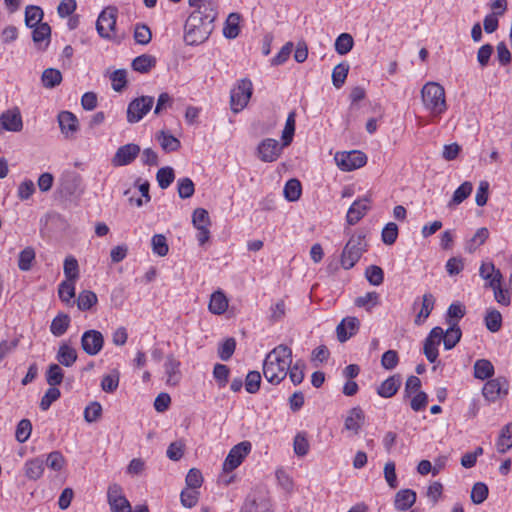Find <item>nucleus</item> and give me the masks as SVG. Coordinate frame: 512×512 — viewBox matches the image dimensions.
I'll return each instance as SVG.
<instances>
[{
  "label": "nucleus",
  "mask_w": 512,
  "mask_h": 512,
  "mask_svg": "<svg viewBox=\"0 0 512 512\" xmlns=\"http://www.w3.org/2000/svg\"><path fill=\"white\" fill-rule=\"evenodd\" d=\"M295 117L296 113L294 111L288 114L285 127L282 132L283 146H288L293 140V136L295 133Z\"/></svg>",
  "instance_id": "nucleus-46"
},
{
  "label": "nucleus",
  "mask_w": 512,
  "mask_h": 512,
  "mask_svg": "<svg viewBox=\"0 0 512 512\" xmlns=\"http://www.w3.org/2000/svg\"><path fill=\"white\" fill-rule=\"evenodd\" d=\"M43 10L39 6L29 5L25 9V24L29 28L41 24Z\"/></svg>",
  "instance_id": "nucleus-36"
},
{
  "label": "nucleus",
  "mask_w": 512,
  "mask_h": 512,
  "mask_svg": "<svg viewBox=\"0 0 512 512\" xmlns=\"http://www.w3.org/2000/svg\"><path fill=\"white\" fill-rule=\"evenodd\" d=\"M112 88L116 92H120L127 84V72L124 69H118L110 75Z\"/></svg>",
  "instance_id": "nucleus-63"
},
{
  "label": "nucleus",
  "mask_w": 512,
  "mask_h": 512,
  "mask_svg": "<svg viewBox=\"0 0 512 512\" xmlns=\"http://www.w3.org/2000/svg\"><path fill=\"white\" fill-rule=\"evenodd\" d=\"M63 370L58 364H51L46 373V381L50 386L60 385L63 381Z\"/></svg>",
  "instance_id": "nucleus-57"
},
{
  "label": "nucleus",
  "mask_w": 512,
  "mask_h": 512,
  "mask_svg": "<svg viewBox=\"0 0 512 512\" xmlns=\"http://www.w3.org/2000/svg\"><path fill=\"white\" fill-rule=\"evenodd\" d=\"M24 474L29 480L36 481L43 475L44 472V460L40 457H36L27 460L23 467Z\"/></svg>",
  "instance_id": "nucleus-25"
},
{
  "label": "nucleus",
  "mask_w": 512,
  "mask_h": 512,
  "mask_svg": "<svg viewBox=\"0 0 512 512\" xmlns=\"http://www.w3.org/2000/svg\"><path fill=\"white\" fill-rule=\"evenodd\" d=\"M157 140L165 152H173L180 148V141L173 135L164 131H161L157 135Z\"/></svg>",
  "instance_id": "nucleus-39"
},
{
  "label": "nucleus",
  "mask_w": 512,
  "mask_h": 512,
  "mask_svg": "<svg viewBox=\"0 0 512 512\" xmlns=\"http://www.w3.org/2000/svg\"><path fill=\"white\" fill-rule=\"evenodd\" d=\"M494 374V366L487 359H479L474 363V377L480 380H485L492 377Z\"/></svg>",
  "instance_id": "nucleus-32"
},
{
  "label": "nucleus",
  "mask_w": 512,
  "mask_h": 512,
  "mask_svg": "<svg viewBox=\"0 0 512 512\" xmlns=\"http://www.w3.org/2000/svg\"><path fill=\"white\" fill-rule=\"evenodd\" d=\"M380 303V296L377 292H367L363 296H359L355 299V305L357 307H363L367 311H371L374 307Z\"/></svg>",
  "instance_id": "nucleus-37"
},
{
  "label": "nucleus",
  "mask_w": 512,
  "mask_h": 512,
  "mask_svg": "<svg viewBox=\"0 0 512 512\" xmlns=\"http://www.w3.org/2000/svg\"><path fill=\"white\" fill-rule=\"evenodd\" d=\"M140 151V146L134 143L120 146L114 154L111 163L114 167L129 165L137 158Z\"/></svg>",
  "instance_id": "nucleus-15"
},
{
  "label": "nucleus",
  "mask_w": 512,
  "mask_h": 512,
  "mask_svg": "<svg viewBox=\"0 0 512 512\" xmlns=\"http://www.w3.org/2000/svg\"><path fill=\"white\" fill-rule=\"evenodd\" d=\"M462 332L457 322H450V327L444 332L442 341L446 350H451L460 341Z\"/></svg>",
  "instance_id": "nucleus-27"
},
{
  "label": "nucleus",
  "mask_w": 512,
  "mask_h": 512,
  "mask_svg": "<svg viewBox=\"0 0 512 512\" xmlns=\"http://www.w3.org/2000/svg\"><path fill=\"white\" fill-rule=\"evenodd\" d=\"M181 362L178 358H176L173 354H168L165 357L163 370L165 376V383L167 386L175 387L177 386L181 379Z\"/></svg>",
  "instance_id": "nucleus-10"
},
{
  "label": "nucleus",
  "mask_w": 512,
  "mask_h": 512,
  "mask_svg": "<svg viewBox=\"0 0 512 512\" xmlns=\"http://www.w3.org/2000/svg\"><path fill=\"white\" fill-rule=\"evenodd\" d=\"M156 65V58L152 55L142 54L132 61L134 71L147 73Z\"/></svg>",
  "instance_id": "nucleus-31"
},
{
  "label": "nucleus",
  "mask_w": 512,
  "mask_h": 512,
  "mask_svg": "<svg viewBox=\"0 0 512 512\" xmlns=\"http://www.w3.org/2000/svg\"><path fill=\"white\" fill-rule=\"evenodd\" d=\"M473 185L469 181L462 183L453 193L452 199L448 203V207L461 204L472 193Z\"/></svg>",
  "instance_id": "nucleus-33"
},
{
  "label": "nucleus",
  "mask_w": 512,
  "mask_h": 512,
  "mask_svg": "<svg viewBox=\"0 0 512 512\" xmlns=\"http://www.w3.org/2000/svg\"><path fill=\"white\" fill-rule=\"evenodd\" d=\"M50 35L51 28L47 23H41L33 27L32 38L33 41L38 45H41V43L47 41L45 44L46 47L49 43Z\"/></svg>",
  "instance_id": "nucleus-41"
},
{
  "label": "nucleus",
  "mask_w": 512,
  "mask_h": 512,
  "mask_svg": "<svg viewBox=\"0 0 512 512\" xmlns=\"http://www.w3.org/2000/svg\"><path fill=\"white\" fill-rule=\"evenodd\" d=\"M422 102L433 116H439L447 110L444 88L436 82L426 83L421 90Z\"/></svg>",
  "instance_id": "nucleus-2"
},
{
  "label": "nucleus",
  "mask_w": 512,
  "mask_h": 512,
  "mask_svg": "<svg viewBox=\"0 0 512 512\" xmlns=\"http://www.w3.org/2000/svg\"><path fill=\"white\" fill-rule=\"evenodd\" d=\"M228 308V299L222 290H217L210 296L208 309L212 314L222 315Z\"/></svg>",
  "instance_id": "nucleus-24"
},
{
  "label": "nucleus",
  "mask_w": 512,
  "mask_h": 512,
  "mask_svg": "<svg viewBox=\"0 0 512 512\" xmlns=\"http://www.w3.org/2000/svg\"><path fill=\"white\" fill-rule=\"evenodd\" d=\"M56 359L63 366L71 367L77 360V352L73 347L64 343L60 345Z\"/></svg>",
  "instance_id": "nucleus-29"
},
{
  "label": "nucleus",
  "mask_w": 512,
  "mask_h": 512,
  "mask_svg": "<svg viewBox=\"0 0 512 512\" xmlns=\"http://www.w3.org/2000/svg\"><path fill=\"white\" fill-rule=\"evenodd\" d=\"M241 512H271V504L265 499L260 501L247 499Z\"/></svg>",
  "instance_id": "nucleus-44"
},
{
  "label": "nucleus",
  "mask_w": 512,
  "mask_h": 512,
  "mask_svg": "<svg viewBox=\"0 0 512 512\" xmlns=\"http://www.w3.org/2000/svg\"><path fill=\"white\" fill-rule=\"evenodd\" d=\"M365 276L371 285L379 286L383 283L384 272L381 267L370 265L366 268Z\"/></svg>",
  "instance_id": "nucleus-56"
},
{
  "label": "nucleus",
  "mask_w": 512,
  "mask_h": 512,
  "mask_svg": "<svg viewBox=\"0 0 512 512\" xmlns=\"http://www.w3.org/2000/svg\"><path fill=\"white\" fill-rule=\"evenodd\" d=\"M349 71V65L342 62L336 65L332 71V82L336 88L342 87L345 83Z\"/></svg>",
  "instance_id": "nucleus-48"
},
{
  "label": "nucleus",
  "mask_w": 512,
  "mask_h": 512,
  "mask_svg": "<svg viewBox=\"0 0 512 512\" xmlns=\"http://www.w3.org/2000/svg\"><path fill=\"white\" fill-rule=\"evenodd\" d=\"M134 39L140 45H147L152 39L150 28L142 23H137L134 29Z\"/></svg>",
  "instance_id": "nucleus-52"
},
{
  "label": "nucleus",
  "mask_w": 512,
  "mask_h": 512,
  "mask_svg": "<svg viewBox=\"0 0 512 512\" xmlns=\"http://www.w3.org/2000/svg\"><path fill=\"white\" fill-rule=\"evenodd\" d=\"M198 16L200 22H204L208 25H213L214 20L217 16L216 4L213 0H209L205 4L196 8L189 16Z\"/></svg>",
  "instance_id": "nucleus-22"
},
{
  "label": "nucleus",
  "mask_w": 512,
  "mask_h": 512,
  "mask_svg": "<svg viewBox=\"0 0 512 512\" xmlns=\"http://www.w3.org/2000/svg\"><path fill=\"white\" fill-rule=\"evenodd\" d=\"M60 396V390L56 386H50L41 398L40 409L43 411L48 410L52 403L58 400Z\"/></svg>",
  "instance_id": "nucleus-55"
},
{
  "label": "nucleus",
  "mask_w": 512,
  "mask_h": 512,
  "mask_svg": "<svg viewBox=\"0 0 512 512\" xmlns=\"http://www.w3.org/2000/svg\"><path fill=\"white\" fill-rule=\"evenodd\" d=\"M484 398L489 402H495L508 394V383L504 378L488 380L482 389Z\"/></svg>",
  "instance_id": "nucleus-12"
},
{
  "label": "nucleus",
  "mask_w": 512,
  "mask_h": 512,
  "mask_svg": "<svg viewBox=\"0 0 512 512\" xmlns=\"http://www.w3.org/2000/svg\"><path fill=\"white\" fill-rule=\"evenodd\" d=\"M154 98L152 96H140L133 99L127 108V121L137 123L152 109Z\"/></svg>",
  "instance_id": "nucleus-7"
},
{
  "label": "nucleus",
  "mask_w": 512,
  "mask_h": 512,
  "mask_svg": "<svg viewBox=\"0 0 512 512\" xmlns=\"http://www.w3.org/2000/svg\"><path fill=\"white\" fill-rule=\"evenodd\" d=\"M398 237V226L394 222L387 223L381 233V239L384 244L392 245Z\"/></svg>",
  "instance_id": "nucleus-60"
},
{
  "label": "nucleus",
  "mask_w": 512,
  "mask_h": 512,
  "mask_svg": "<svg viewBox=\"0 0 512 512\" xmlns=\"http://www.w3.org/2000/svg\"><path fill=\"white\" fill-rule=\"evenodd\" d=\"M365 421V415L360 407L350 409L344 421V429L357 435Z\"/></svg>",
  "instance_id": "nucleus-18"
},
{
  "label": "nucleus",
  "mask_w": 512,
  "mask_h": 512,
  "mask_svg": "<svg viewBox=\"0 0 512 512\" xmlns=\"http://www.w3.org/2000/svg\"><path fill=\"white\" fill-rule=\"evenodd\" d=\"M253 85L249 79H242L237 86L231 90V108L234 112L243 110L248 104L252 95Z\"/></svg>",
  "instance_id": "nucleus-6"
},
{
  "label": "nucleus",
  "mask_w": 512,
  "mask_h": 512,
  "mask_svg": "<svg viewBox=\"0 0 512 512\" xmlns=\"http://www.w3.org/2000/svg\"><path fill=\"white\" fill-rule=\"evenodd\" d=\"M369 209L370 199L368 197L355 200L347 211V223L349 225H355L366 215Z\"/></svg>",
  "instance_id": "nucleus-16"
},
{
  "label": "nucleus",
  "mask_w": 512,
  "mask_h": 512,
  "mask_svg": "<svg viewBox=\"0 0 512 512\" xmlns=\"http://www.w3.org/2000/svg\"><path fill=\"white\" fill-rule=\"evenodd\" d=\"M64 275L68 281H77L79 278V265L74 256H67L63 265Z\"/></svg>",
  "instance_id": "nucleus-38"
},
{
  "label": "nucleus",
  "mask_w": 512,
  "mask_h": 512,
  "mask_svg": "<svg viewBox=\"0 0 512 512\" xmlns=\"http://www.w3.org/2000/svg\"><path fill=\"white\" fill-rule=\"evenodd\" d=\"M291 364V348L280 344L266 355L263 362V375L269 383L278 385L288 375Z\"/></svg>",
  "instance_id": "nucleus-1"
},
{
  "label": "nucleus",
  "mask_w": 512,
  "mask_h": 512,
  "mask_svg": "<svg viewBox=\"0 0 512 512\" xmlns=\"http://www.w3.org/2000/svg\"><path fill=\"white\" fill-rule=\"evenodd\" d=\"M151 245H152V251L154 254H156L160 257H164L168 254L169 247L167 244V239L164 235L155 234L152 237Z\"/></svg>",
  "instance_id": "nucleus-53"
},
{
  "label": "nucleus",
  "mask_w": 512,
  "mask_h": 512,
  "mask_svg": "<svg viewBox=\"0 0 512 512\" xmlns=\"http://www.w3.org/2000/svg\"><path fill=\"white\" fill-rule=\"evenodd\" d=\"M479 275L486 281L485 286L492 288L503 280V275L492 262H483L479 268Z\"/></svg>",
  "instance_id": "nucleus-17"
},
{
  "label": "nucleus",
  "mask_w": 512,
  "mask_h": 512,
  "mask_svg": "<svg viewBox=\"0 0 512 512\" xmlns=\"http://www.w3.org/2000/svg\"><path fill=\"white\" fill-rule=\"evenodd\" d=\"M488 493L487 485L483 482H477L472 487L471 500L474 504H481L487 499Z\"/></svg>",
  "instance_id": "nucleus-59"
},
{
  "label": "nucleus",
  "mask_w": 512,
  "mask_h": 512,
  "mask_svg": "<svg viewBox=\"0 0 512 512\" xmlns=\"http://www.w3.org/2000/svg\"><path fill=\"white\" fill-rule=\"evenodd\" d=\"M443 337V329L439 326L434 327L424 341L423 352L430 363L436 362L438 358V346Z\"/></svg>",
  "instance_id": "nucleus-14"
},
{
  "label": "nucleus",
  "mask_w": 512,
  "mask_h": 512,
  "mask_svg": "<svg viewBox=\"0 0 512 512\" xmlns=\"http://www.w3.org/2000/svg\"><path fill=\"white\" fill-rule=\"evenodd\" d=\"M69 325L70 317L67 314L60 313L52 320L50 331L54 336L60 337L67 331Z\"/></svg>",
  "instance_id": "nucleus-34"
},
{
  "label": "nucleus",
  "mask_w": 512,
  "mask_h": 512,
  "mask_svg": "<svg viewBox=\"0 0 512 512\" xmlns=\"http://www.w3.org/2000/svg\"><path fill=\"white\" fill-rule=\"evenodd\" d=\"M401 383L402 379L399 374L392 375L381 383L377 388V393L383 398H390L397 393Z\"/></svg>",
  "instance_id": "nucleus-23"
},
{
  "label": "nucleus",
  "mask_w": 512,
  "mask_h": 512,
  "mask_svg": "<svg viewBox=\"0 0 512 512\" xmlns=\"http://www.w3.org/2000/svg\"><path fill=\"white\" fill-rule=\"evenodd\" d=\"M485 325L493 333L498 332L502 326V315L499 311L489 310L485 316Z\"/></svg>",
  "instance_id": "nucleus-49"
},
{
  "label": "nucleus",
  "mask_w": 512,
  "mask_h": 512,
  "mask_svg": "<svg viewBox=\"0 0 512 512\" xmlns=\"http://www.w3.org/2000/svg\"><path fill=\"white\" fill-rule=\"evenodd\" d=\"M301 183L298 179H290L284 186V196L288 201H297L301 196Z\"/></svg>",
  "instance_id": "nucleus-40"
},
{
  "label": "nucleus",
  "mask_w": 512,
  "mask_h": 512,
  "mask_svg": "<svg viewBox=\"0 0 512 512\" xmlns=\"http://www.w3.org/2000/svg\"><path fill=\"white\" fill-rule=\"evenodd\" d=\"M435 305V297L425 293L422 297L421 309L415 318V324L421 325L429 317Z\"/></svg>",
  "instance_id": "nucleus-28"
},
{
  "label": "nucleus",
  "mask_w": 512,
  "mask_h": 512,
  "mask_svg": "<svg viewBox=\"0 0 512 512\" xmlns=\"http://www.w3.org/2000/svg\"><path fill=\"white\" fill-rule=\"evenodd\" d=\"M252 445L249 441H243L235 445L229 451L223 463V471L231 472L239 467L246 456L251 452Z\"/></svg>",
  "instance_id": "nucleus-8"
},
{
  "label": "nucleus",
  "mask_w": 512,
  "mask_h": 512,
  "mask_svg": "<svg viewBox=\"0 0 512 512\" xmlns=\"http://www.w3.org/2000/svg\"><path fill=\"white\" fill-rule=\"evenodd\" d=\"M236 341L234 338H227L218 348V356L222 361H228L234 354Z\"/></svg>",
  "instance_id": "nucleus-62"
},
{
  "label": "nucleus",
  "mask_w": 512,
  "mask_h": 512,
  "mask_svg": "<svg viewBox=\"0 0 512 512\" xmlns=\"http://www.w3.org/2000/svg\"><path fill=\"white\" fill-rule=\"evenodd\" d=\"M96 303V294L89 290L82 291L77 298V306L81 311L89 310Z\"/></svg>",
  "instance_id": "nucleus-50"
},
{
  "label": "nucleus",
  "mask_w": 512,
  "mask_h": 512,
  "mask_svg": "<svg viewBox=\"0 0 512 512\" xmlns=\"http://www.w3.org/2000/svg\"><path fill=\"white\" fill-rule=\"evenodd\" d=\"M104 337L98 330H87L81 337V346L84 352L90 356L97 355L103 348Z\"/></svg>",
  "instance_id": "nucleus-11"
},
{
  "label": "nucleus",
  "mask_w": 512,
  "mask_h": 512,
  "mask_svg": "<svg viewBox=\"0 0 512 512\" xmlns=\"http://www.w3.org/2000/svg\"><path fill=\"white\" fill-rule=\"evenodd\" d=\"M417 495L412 489L399 490L394 499V507L398 511L409 510L416 502Z\"/></svg>",
  "instance_id": "nucleus-21"
},
{
  "label": "nucleus",
  "mask_w": 512,
  "mask_h": 512,
  "mask_svg": "<svg viewBox=\"0 0 512 512\" xmlns=\"http://www.w3.org/2000/svg\"><path fill=\"white\" fill-rule=\"evenodd\" d=\"M75 283V281L65 280L59 285V298L66 304H70L75 297Z\"/></svg>",
  "instance_id": "nucleus-42"
},
{
  "label": "nucleus",
  "mask_w": 512,
  "mask_h": 512,
  "mask_svg": "<svg viewBox=\"0 0 512 512\" xmlns=\"http://www.w3.org/2000/svg\"><path fill=\"white\" fill-rule=\"evenodd\" d=\"M177 191L179 197L182 199L192 197L195 191L193 181L188 177L180 178L177 182Z\"/></svg>",
  "instance_id": "nucleus-58"
},
{
  "label": "nucleus",
  "mask_w": 512,
  "mask_h": 512,
  "mask_svg": "<svg viewBox=\"0 0 512 512\" xmlns=\"http://www.w3.org/2000/svg\"><path fill=\"white\" fill-rule=\"evenodd\" d=\"M117 13L115 7H106L98 16L96 30L101 38L120 43L123 36L116 33Z\"/></svg>",
  "instance_id": "nucleus-3"
},
{
  "label": "nucleus",
  "mask_w": 512,
  "mask_h": 512,
  "mask_svg": "<svg viewBox=\"0 0 512 512\" xmlns=\"http://www.w3.org/2000/svg\"><path fill=\"white\" fill-rule=\"evenodd\" d=\"M31 431H32V424H31L30 420L22 419L16 427V432H15L16 440L20 443L26 442L31 435Z\"/></svg>",
  "instance_id": "nucleus-61"
},
{
  "label": "nucleus",
  "mask_w": 512,
  "mask_h": 512,
  "mask_svg": "<svg viewBox=\"0 0 512 512\" xmlns=\"http://www.w3.org/2000/svg\"><path fill=\"white\" fill-rule=\"evenodd\" d=\"M365 237L360 234L352 235L343 248L341 255V265L348 270L354 267L362 254L366 251Z\"/></svg>",
  "instance_id": "nucleus-5"
},
{
  "label": "nucleus",
  "mask_w": 512,
  "mask_h": 512,
  "mask_svg": "<svg viewBox=\"0 0 512 512\" xmlns=\"http://www.w3.org/2000/svg\"><path fill=\"white\" fill-rule=\"evenodd\" d=\"M1 126L7 131H19L22 128V119L19 112L6 111L0 117Z\"/></svg>",
  "instance_id": "nucleus-26"
},
{
  "label": "nucleus",
  "mask_w": 512,
  "mask_h": 512,
  "mask_svg": "<svg viewBox=\"0 0 512 512\" xmlns=\"http://www.w3.org/2000/svg\"><path fill=\"white\" fill-rule=\"evenodd\" d=\"M283 144L272 138H266L261 141L257 147V154L263 162H274L281 155Z\"/></svg>",
  "instance_id": "nucleus-13"
},
{
  "label": "nucleus",
  "mask_w": 512,
  "mask_h": 512,
  "mask_svg": "<svg viewBox=\"0 0 512 512\" xmlns=\"http://www.w3.org/2000/svg\"><path fill=\"white\" fill-rule=\"evenodd\" d=\"M198 16H189L184 26V41L187 45H199L208 39L214 26L200 22Z\"/></svg>",
  "instance_id": "nucleus-4"
},
{
  "label": "nucleus",
  "mask_w": 512,
  "mask_h": 512,
  "mask_svg": "<svg viewBox=\"0 0 512 512\" xmlns=\"http://www.w3.org/2000/svg\"><path fill=\"white\" fill-rule=\"evenodd\" d=\"M354 41L350 34L342 33L335 41V50L340 55H345L353 48Z\"/></svg>",
  "instance_id": "nucleus-47"
},
{
  "label": "nucleus",
  "mask_w": 512,
  "mask_h": 512,
  "mask_svg": "<svg viewBox=\"0 0 512 512\" xmlns=\"http://www.w3.org/2000/svg\"><path fill=\"white\" fill-rule=\"evenodd\" d=\"M181 503L186 508L194 507L199 499V492L196 489L186 488L180 494Z\"/></svg>",
  "instance_id": "nucleus-64"
},
{
  "label": "nucleus",
  "mask_w": 512,
  "mask_h": 512,
  "mask_svg": "<svg viewBox=\"0 0 512 512\" xmlns=\"http://www.w3.org/2000/svg\"><path fill=\"white\" fill-rule=\"evenodd\" d=\"M174 178V170L168 166L160 168L156 174V179L161 189L168 188L174 181Z\"/></svg>",
  "instance_id": "nucleus-51"
},
{
  "label": "nucleus",
  "mask_w": 512,
  "mask_h": 512,
  "mask_svg": "<svg viewBox=\"0 0 512 512\" xmlns=\"http://www.w3.org/2000/svg\"><path fill=\"white\" fill-rule=\"evenodd\" d=\"M62 81V74L58 69L47 68L43 71L41 82L45 88L52 89Z\"/></svg>",
  "instance_id": "nucleus-35"
},
{
  "label": "nucleus",
  "mask_w": 512,
  "mask_h": 512,
  "mask_svg": "<svg viewBox=\"0 0 512 512\" xmlns=\"http://www.w3.org/2000/svg\"><path fill=\"white\" fill-rule=\"evenodd\" d=\"M58 123L61 132L66 138L72 137L79 128L77 117L70 111H62L58 115Z\"/></svg>",
  "instance_id": "nucleus-19"
},
{
  "label": "nucleus",
  "mask_w": 512,
  "mask_h": 512,
  "mask_svg": "<svg viewBox=\"0 0 512 512\" xmlns=\"http://www.w3.org/2000/svg\"><path fill=\"white\" fill-rule=\"evenodd\" d=\"M35 259V251L32 247H26L19 254L18 267L22 271H29Z\"/></svg>",
  "instance_id": "nucleus-54"
},
{
  "label": "nucleus",
  "mask_w": 512,
  "mask_h": 512,
  "mask_svg": "<svg viewBox=\"0 0 512 512\" xmlns=\"http://www.w3.org/2000/svg\"><path fill=\"white\" fill-rule=\"evenodd\" d=\"M239 15L236 13H231L228 16L226 26L223 29V34L228 39H234L238 36L240 32L239 28Z\"/></svg>",
  "instance_id": "nucleus-43"
},
{
  "label": "nucleus",
  "mask_w": 512,
  "mask_h": 512,
  "mask_svg": "<svg viewBox=\"0 0 512 512\" xmlns=\"http://www.w3.org/2000/svg\"><path fill=\"white\" fill-rule=\"evenodd\" d=\"M335 161L343 171H352L364 166L367 162L366 155L358 150L336 153Z\"/></svg>",
  "instance_id": "nucleus-9"
},
{
  "label": "nucleus",
  "mask_w": 512,
  "mask_h": 512,
  "mask_svg": "<svg viewBox=\"0 0 512 512\" xmlns=\"http://www.w3.org/2000/svg\"><path fill=\"white\" fill-rule=\"evenodd\" d=\"M360 322L356 317H346L337 326V338L340 342L347 341L355 335L359 329Z\"/></svg>",
  "instance_id": "nucleus-20"
},
{
  "label": "nucleus",
  "mask_w": 512,
  "mask_h": 512,
  "mask_svg": "<svg viewBox=\"0 0 512 512\" xmlns=\"http://www.w3.org/2000/svg\"><path fill=\"white\" fill-rule=\"evenodd\" d=\"M120 373L114 369L111 373L104 375L101 380V388L107 393L114 392L119 385Z\"/></svg>",
  "instance_id": "nucleus-45"
},
{
  "label": "nucleus",
  "mask_w": 512,
  "mask_h": 512,
  "mask_svg": "<svg viewBox=\"0 0 512 512\" xmlns=\"http://www.w3.org/2000/svg\"><path fill=\"white\" fill-rule=\"evenodd\" d=\"M512 447V423L506 424L500 431L496 442L499 453H506Z\"/></svg>",
  "instance_id": "nucleus-30"
}]
</instances>
